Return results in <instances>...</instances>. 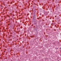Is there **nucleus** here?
<instances>
[{
    "instance_id": "obj_2",
    "label": "nucleus",
    "mask_w": 61,
    "mask_h": 61,
    "mask_svg": "<svg viewBox=\"0 0 61 61\" xmlns=\"http://www.w3.org/2000/svg\"><path fill=\"white\" fill-rule=\"evenodd\" d=\"M57 49H58V48H57Z\"/></svg>"
},
{
    "instance_id": "obj_1",
    "label": "nucleus",
    "mask_w": 61,
    "mask_h": 61,
    "mask_svg": "<svg viewBox=\"0 0 61 61\" xmlns=\"http://www.w3.org/2000/svg\"><path fill=\"white\" fill-rule=\"evenodd\" d=\"M33 20H34L33 21L34 23H36L37 21V20H36L35 19H34Z\"/></svg>"
}]
</instances>
